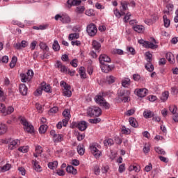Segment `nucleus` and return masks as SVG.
Listing matches in <instances>:
<instances>
[{
  "mask_svg": "<svg viewBox=\"0 0 178 178\" xmlns=\"http://www.w3.org/2000/svg\"><path fill=\"white\" fill-rule=\"evenodd\" d=\"M10 166H11L10 164L7 163L3 167H0V172L1 173H4V172H8V170H10Z\"/></svg>",
  "mask_w": 178,
  "mask_h": 178,
  "instance_id": "f704fd0d",
  "label": "nucleus"
},
{
  "mask_svg": "<svg viewBox=\"0 0 178 178\" xmlns=\"http://www.w3.org/2000/svg\"><path fill=\"white\" fill-rule=\"evenodd\" d=\"M145 56L147 63L145 65V67L147 72L151 73L154 72V65H152V54H151L149 51H147L145 54Z\"/></svg>",
  "mask_w": 178,
  "mask_h": 178,
  "instance_id": "f03ea898",
  "label": "nucleus"
},
{
  "mask_svg": "<svg viewBox=\"0 0 178 178\" xmlns=\"http://www.w3.org/2000/svg\"><path fill=\"white\" fill-rule=\"evenodd\" d=\"M129 3L127 1H121V6H122V10H127L129 7L127 6Z\"/></svg>",
  "mask_w": 178,
  "mask_h": 178,
  "instance_id": "3c124183",
  "label": "nucleus"
},
{
  "mask_svg": "<svg viewBox=\"0 0 178 178\" xmlns=\"http://www.w3.org/2000/svg\"><path fill=\"white\" fill-rule=\"evenodd\" d=\"M95 102H97V104H99L100 106H103L106 109H109V108H111V105L109 104V103L106 102V100H105V99H104V97H102V95H97L95 97Z\"/></svg>",
  "mask_w": 178,
  "mask_h": 178,
  "instance_id": "39448f33",
  "label": "nucleus"
},
{
  "mask_svg": "<svg viewBox=\"0 0 178 178\" xmlns=\"http://www.w3.org/2000/svg\"><path fill=\"white\" fill-rule=\"evenodd\" d=\"M8 141V149H15L16 148L17 145H19L20 144V140L15 139H7Z\"/></svg>",
  "mask_w": 178,
  "mask_h": 178,
  "instance_id": "9d476101",
  "label": "nucleus"
},
{
  "mask_svg": "<svg viewBox=\"0 0 178 178\" xmlns=\"http://www.w3.org/2000/svg\"><path fill=\"white\" fill-rule=\"evenodd\" d=\"M92 45L93 49H95V51H97V52H99V51H101V43H99V42L97 40H93L92 42Z\"/></svg>",
  "mask_w": 178,
  "mask_h": 178,
  "instance_id": "dca6fc26",
  "label": "nucleus"
},
{
  "mask_svg": "<svg viewBox=\"0 0 178 178\" xmlns=\"http://www.w3.org/2000/svg\"><path fill=\"white\" fill-rule=\"evenodd\" d=\"M100 67L104 73H109V65L105 63L100 64Z\"/></svg>",
  "mask_w": 178,
  "mask_h": 178,
  "instance_id": "c85d7f7f",
  "label": "nucleus"
},
{
  "mask_svg": "<svg viewBox=\"0 0 178 178\" xmlns=\"http://www.w3.org/2000/svg\"><path fill=\"white\" fill-rule=\"evenodd\" d=\"M60 87H63V91H65L67 90H72V86L67 84V83L65 82V81H61L60 82Z\"/></svg>",
  "mask_w": 178,
  "mask_h": 178,
  "instance_id": "f3484780",
  "label": "nucleus"
},
{
  "mask_svg": "<svg viewBox=\"0 0 178 178\" xmlns=\"http://www.w3.org/2000/svg\"><path fill=\"white\" fill-rule=\"evenodd\" d=\"M155 151L157 154H159L161 155H165V154H166V152H165V150H163V149H162L159 147H155Z\"/></svg>",
  "mask_w": 178,
  "mask_h": 178,
  "instance_id": "a18cd8bd",
  "label": "nucleus"
},
{
  "mask_svg": "<svg viewBox=\"0 0 178 178\" xmlns=\"http://www.w3.org/2000/svg\"><path fill=\"white\" fill-rule=\"evenodd\" d=\"M130 90L125 89H119L118 90V95L122 102H129V98H130Z\"/></svg>",
  "mask_w": 178,
  "mask_h": 178,
  "instance_id": "f257e3e1",
  "label": "nucleus"
},
{
  "mask_svg": "<svg viewBox=\"0 0 178 178\" xmlns=\"http://www.w3.org/2000/svg\"><path fill=\"white\" fill-rule=\"evenodd\" d=\"M19 120L23 124L24 127V129L27 131V133H34V127L33 125H31L29 124V122H27V120L23 116L19 117Z\"/></svg>",
  "mask_w": 178,
  "mask_h": 178,
  "instance_id": "7ed1b4c3",
  "label": "nucleus"
},
{
  "mask_svg": "<svg viewBox=\"0 0 178 178\" xmlns=\"http://www.w3.org/2000/svg\"><path fill=\"white\" fill-rule=\"evenodd\" d=\"M145 48H150L151 49H156L158 48V44H154V43L147 41V44H146Z\"/></svg>",
  "mask_w": 178,
  "mask_h": 178,
  "instance_id": "c9c22d12",
  "label": "nucleus"
},
{
  "mask_svg": "<svg viewBox=\"0 0 178 178\" xmlns=\"http://www.w3.org/2000/svg\"><path fill=\"white\" fill-rule=\"evenodd\" d=\"M75 127H76V129H79L80 131H84L87 129L88 125L87 124V122L86 121H81L79 122H72V129H74Z\"/></svg>",
  "mask_w": 178,
  "mask_h": 178,
  "instance_id": "0eeeda50",
  "label": "nucleus"
},
{
  "mask_svg": "<svg viewBox=\"0 0 178 178\" xmlns=\"http://www.w3.org/2000/svg\"><path fill=\"white\" fill-rule=\"evenodd\" d=\"M130 84H131V81H130V79H129V78H127L122 81V86L124 88H127V87H129V86H130Z\"/></svg>",
  "mask_w": 178,
  "mask_h": 178,
  "instance_id": "473e14b6",
  "label": "nucleus"
},
{
  "mask_svg": "<svg viewBox=\"0 0 178 178\" xmlns=\"http://www.w3.org/2000/svg\"><path fill=\"white\" fill-rule=\"evenodd\" d=\"M79 73L81 76V79H86L87 75L86 74V68L84 67H80Z\"/></svg>",
  "mask_w": 178,
  "mask_h": 178,
  "instance_id": "c756f323",
  "label": "nucleus"
},
{
  "mask_svg": "<svg viewBox=\"0 0 178 178\" xmlns=\"http://www.w3.org/2000/svg\"><path fill=\"white\" fill-rule=\"evenodd\" d=\"M115 81L116 78H115V76L112 75L108 76L106 78V83L107 84H113V83H115Z\"/></svg>",
  "mask_w": 178,
  "mask_h": 178,
  "instance_id": "412c9836",
  "label": "nucleus"
},
{
  "mask_svg": "<svg viewBox=\"0 0 178 178\" xmlns=\"http://www.w3.org/2000/svg\"><path fill=\"white\" fill-rule=\"evenodd\" d=\"M54 143H60L63 140V136L60 134H56L54 138Z\"/></svg>",
  "mask_w": 178,
  "mask_h": 178,
  "instance_id": "79ce46f5",
  "label": "nucleus"
},
{
  "mask_svg": "<svg viewBox=\"0 0 178 178\" xmlns=\"http://www.w3.org/2000/svg\"><path fill=\"white\" fill-rule=\"evenodd\" d=\"M164 26L168 29L170 26V19H168V15H164L163 17Z\"/></svg>",
  "mask_w": 178,
  "mask_h": 178,
  "instance_id": "cd10ccee",
  "label": "nucleus"
},
{
  "mask_svg": "<svg viewBox=\"0 0 178 178\" xmlns=\"http://www.w3.org/2000/svg\"><path fill=\"white\" fill-rule=\"evenodd\" d=\"M102 113L101 112H95V113H88L87 116L89 118H98V116H101Z\"/></svg>",
  "mask_w": 178,
  "mask_h": 178,
  "instance_id": "a19ab883",
  "label": "nucleus"
},
{
  "mask_svg": "<svg viewBox=\"0 0 178 178\" xmlns=\"http://www.w3.org/2000/svg\"><path fill=\"white\" fill-rule=\"evenodd\" d=\"M136 95L140 98H144L148 94V90L147 88L136 89Z\"/></svg>",
  "mask_w": 178,
  "mask_h": 178,
  "instance_id": "f8f14e48",
  "label": "nucleus"
},
{
  "mask_svg": "<svg viewBox=\"0 0 178 178\" xmlns=\"http://www.w3.org/2000/svg\"><path fill=\"white\" fill-rule=\"evenodd\" d=\"M42 154V147L38 145L35 147V152L33 153L35 158H38V155Z\"/></svg>",
  "mask_w": 178,
  "mask_h": 178,
  "instance_id": "aec40b11",
  "label": "nucleus"
},
{
  "mask_svg": "<svg viewBox=\"0 0 178 178\" xmlns=\"http://www.w3.org/2000/svg\"><path fill=\"white\" fill-rule=\"evenodd\" d=\"M134 31H136V33H143L145 28L143 25H136L133 27Z\"/></svg>",
  "mask_w": 178,
  "mask_h": 178,
  "instance_id": "b1692460",
  "label": "nucleus"
},
{
  "mask_svg": "<svg viewBox=\"0 0 178 178\" xmlns=\"http://www.w3.org/2000/svg\"><path fill=\"white\" fill-rule=\"evenodd\" d=\"M86 15H87V16H94V10L92 9L86 10Z\"/></svg>",
  "mask_w": 178,
  "mask_h": 178,
  "instance_id": "69168bd1",
  "label": "nucleus"
},
{
  "mask_svg": "<svg viewBox=\"0 0 178 178\" xmlns=\"http://www.w3.org/2000/svg\"><path fill=\"white\" fill-rule=\"evenodd\" d=\"M27 47H29V42L26 40H22L20 43L18 42L14 44V48L18 51H20L22 48H27Z\"/></svg>",
  "mask_w": 178,
  "mask_h": 178,
  "instance_id": "9b49d317",
  "label": "nucleus"
},
{
  "mask_svg": "<svg viewBox=\"0 0 178 178\" xmlns=\"http://www.w3.org/2000/svg\"><path fill=\"white\" fill-rule=\"evenodd\" d=\"M90 151L94 155L95 158L97 159L102 155V152L98 149L101 148V145L98 143H92L90 145Z\"/></svg>",
  "mask_w": 178,
  "mask_h": 178,
  "instance_id": "20e7f679",
  "label": "nucleus"
},
{
  "mask_svg": "<svg viewBox=\"0 0 178 178\" xmlns=\"http://www.w3.org/2000/svg\"><path fill=\"white\" fill-rule=\"evenodd\" d=\"M70 65L72 66V67H77V59L74 58L70 62Z\"/></svg>",
  "mask_w": 178,
  "mask_h": 178,
  "instance_id": "0e129e2a",
  "label": "nucleus"
},
{
  "mask_svg": "<svg viewBox=\"0 0 178 178\" xmlns=\"http://www.w3.org/2000/svg\"><path fill=\"white\" fill-rule=\"evenodd\" d=\"M18 151L26 154V152H29V147L27 146L20 147H19Z\"/></svg>",
  "mask_w": 178,
  "mask_h": 178,
  "instance_id": "8fccbe9b",
  "label": "nucleus"
},
{
  "mask_svg": "<svg viewBox=\"0 0 178 178\" xmlns=\"http://www.w3.org/2000/svg\"><path fill=\"white\" fill-rule=\"evenodd\" d=\"M172 119L174 122H178V113H172Z\"/></svg>",
  "mask_w": 178,
  "mask_h": 178,
  "instance_id": "774afa93",
  "label": "nucleus"
},
{
  "mask_svg": "<svg viewBox=\"0 0 178 178\" xmlns=\"http://www.w3.org/2000/svg\"><path fill=\"white\" fill-rule=\"evenodd\" d=\"M48 168H49V169H52V170L56 169V168H58V161L49 163Z\"/></svg>",
  "mask_w": 178,
  "mask_h": 178,
  "instance_id": "4c0bfd02",
  "label": "nucleus"
},
{
  "mask_svg": "<svg viewBox=\"0 0 178 178\" xmlns=\"http://www.w3.org/2000/svg\"><path fill=\"white\" fill-rule=\"evenodd\" d=\"M143 116L145 119H151V118H154V113L152 112H144Z\"/></svg>",
  "mask_w": 178,
  "mask_h": 178,
  "instance_id": "c03bdc74",
  "label": "nucleus"
},
{
  "mask_svg": "<svg viewBox=\"0 0 178 178\" xmlns=\"http://www.w3.org/2000/svg\"><path fill=\"white\" fill-rule=\"evenodd\" d=\"M40 87L43 91L47 92L48 94H51V92H52L51 86L49 84H47V83L44 81L40 84Z\"/></svg>",
  "mask_w": 178,
  "mask_h": 178,
  "instance_id": "4468645a",
  "label": "nucleus"
},
{
  "mask_svg": "<svg viewBox=\"0 0 178 178\" xmlns=\"http://www.w3.org/2000/svg\"><path fill=\"white\" fill-rule=\"evenodd\" d=\"M85 10H86V8L83 6L76 8V10L78 13H83V12H84Z\"/></svg>",
  "mask_w": 178,
  "mask_h": 178,
  "instance_id": "338daca9",
  "label": "nucleus"
},
{
  "mask_svg": "<svg viewBox=\"0 0 178 178\" xmlns=\"http://www.w3.org/2000/svg\"><path fill=\"white\" fill-rule=\"evenodd\" d=\"M19 92H20V94H22V95H24V96L27 95L28 88H27V86H26V84L22 83V84L19 85Z\"/></svg>",
  "mask_w": 178,
  "mask_h": 178,
  "instance_id": "2eb2a0df",
  "label": "nucleus"
},
{
  "mask_svg": "<svg viewBox=\"0 0 178 178\" xmlns=\"http://www.w3.org/2000/svg\"><path fill=\"white\" fill-rule=\"evenodd\" d=\"M79 38H80V34L77 33H70L68 36V40L70 41H73V40H79Z\"/></svg>",
  "mask_w": 178,
  "mask_h": 178,
  "instance_id": "4be33fe9",
  "label": "nucleus"
},
{
  "mask_svg": "<svg viewBox=\"0 0 178 178\" xmlns=\"http://www.w3.org/2000/svg\"><path fill=\"white\" fill-rule=\"evenodd\" d=\"M63 94L64 97H67L68 98H70V97H72V90H70V89H67V90H63Z\"/></svg>",
  "mask_w": 178,
  "mask_h": 178,
  "instance_id": "49530a36",
  "label": "nucleus"
},
{
  "mask_svg": "<svg viewBox=\"0 0 178 178\" xmlns=\"http://www.w3.org/2000/svg\"><path fill=\"white\" fill-rule=\"evenodd\" d=\"M165 58L170 63H175V56L172 54V52L167 53Z\"/></svg>",
  "mask_w": 178,
  "mask_h": 178,
  "instance_id": "6ab92c4d",
  "label": "nucleus"
},
{
  "mask_svg": "<svg viewBox=\"0 0 178 178\" xmlns=\"http://www.w3.org/2000/svg\"><path fill=\"white\" fill-rule=\"evenodd\" d=\"M66 6L68 9H70L72 6H75L74 0H67L66 2Z\"/></svg>",
  "mask_w": 178,
  "mask_h": 178,
  "instance_id": "de8ad7c7",
  "label": "nucleus"
},
{
  "mask_svg": "<svg viewBox=\"0 0 178 178\" xmlns=\"http://www.w3.org/2000/svg\"><path fill=\"white\" fill-rule=\"evenodd\" d=\"M66 172L67 173H71L72 175H77V170L74 168L72 165H68L66 168Z\"/></svg>",
  "mask_w": 178,
  "mask_h": 178,
  "instance_id": "a211bd4d",
  "label": "nucleus"
},
{
  "mask_svg": "<svg viewBox=\"0 0 178 178\" xmlns=\"http://www.w3.org/2000/svg\"><path fill=\"white\" fill-rule=\"evenodd\" d=\"M122 132L123 134H130V133H131V131L129 129H127L126 127H123Z\"/></svg>",
  "mask_w": 178,
  "mask_h": 178,
  "instance_id": "052dcab7",
  "label": "nucleus"
},
{
  "mask_svg": "<svg viewBox=\"0 0 178 178\" xmlns=\"http://www.w3.org/2000/svg\"><path fill=\"white\" fill-rule=\"evenodd\" d=\"M169 111L170 112H177V106L176 105H170Z\"/></svg>",
  "mask_w": 178,
  "mask_h": 178,
  "instance_id": "5fc2aeb1",
  "label": "nucleus"
},
{
  "mask_svg": "<svg viewBox=\"0 0 178 178\" xmlns=\"http://www.w3.org/2000/svg\"><path fill=\"white\" fill-rule=\"evenodd\" d=\"M104 144L105 147H108V145H113L115 143L113 142V139L112 138H108V139H105L104 140Z\"/></svg>",
  "mask_w": 178,
  "mask_h": 178,
  "instance_id": "58836bf2",
  "label": "nucleus"
},
{
  "mask_svg": "<svg viewBox=\"0 0 178 178\" xmlns=\"http://www.w3.org/2000/svg\"><path fill=\"white\" fill-rule=\"evenodd\" d=\"M48 126L47 124H42L39 128V133L44 134L46 133Z\"/></svg>",
  "mask_w": 178,
  "mask_h": 178,
  "instance_id": "ea45409f",
  "label": "nucleus"
},
{
  "mask_svg": "<svg viewBox=\"0 0 178 178\" xmlns=\"http://www.w3.org/2000/svg\"><path fill=\"white\" fill-rule=\"evenodd\" d=\"M127 51H128V52H130L131 55H136V49H134V48L131 47H127Z\"/></svg>",
  "mask_w": 178,
  "mask_h": 178,
  "instance_id": "bf43d9fd",
  "label": "nucleus"
},
{
  "mask_svg": "<svg viewBox=\"0 0 178 178\" xmlns=\"http://www.w3.org/2000/svg\"><path fill=\"white\" fill-rule=\"evenodd\" d=\"M88 112H102V111L99 107L91 106L88 108Z\"/></svg>",
  "mask_w": 178,
  "mask_h": 178,
  "instance_id": "e433bc0d",
  "label": "nucleus"
},
{
  "mask_svg": "<svg viewBox=\"0 0 178 178\" xmlns=\"http://www.w3.org/2000/svg\"><path fill=\"white\" fill-rule=\"evenodd\" d=\"M19 76L22 83H27V81H30L31 80L29 76L24 73H21Z\"/></svg>",
  "mask_w": 178,
  "mask_h": 178,
  "instance_id": "5701e85b",
  "label": "nucleus"
},
{
  "mask_svg": "<svg viewBox=\"0 0 178 178\" xmlns=\"http://www.w3.org/2000/svg\"><path fill=\"white\" fill-rule=\"evenodd\" d=\"M95 175L98 176L99 173L101 172V170L99 169V166L98 165H95L94 169H93Z\"/></svg>",
  "mask_w": 178,
  "mask_h": 178,
  "instance_id": "603ef678",
  "label": "nucleus"
},
{
  "mask_svg": "<svg viewBox=\"0 0 178 178\" xmlns=\"http://www.w3.org/2000/svg\"><path fill=\"white\" fill-rule=\"evenodd\" d=\"M54 19L55 20L60 19L61 23H63V24H67L71 22L70 17H69V15H60L59 14H57L55 15Z\"/></svg>",
  "mask_w": 178,
  "mask_h": 178,
  "instance_id": "6e6552de",
  "label": "nucleus"
},
{
  "mask_svg": "<svg viewBox=\"0 0 178 178\" xmlns=\"http://www.w3.org/2000/svg\"><path fill=\"white\" fill-rule=\"evenodd\" d=\"M52 49L55 52H58V51H60V46L59 45V42L58 40H54L53 45H52Z\"/></svg>",
  "mask_w": 178,
  "mask_h": 178,
  "instance_id": "a878e982",
  "label": "nucleus"
},
{
  "mask_svg": "<svg viewBox=\"0 0 178 178\" xmlns=\"http://www.w3.org/2000/svg\"><path fill=\"white\" fill-rule=\"evenodd\" d=\"M33 168L36 172H38L39 173L42 172V168H41V165L38 163V161H35L33 164Z\"/></svg>",
  "mask_w": 178,
  "mask_h": 178,
  "instance_id": "2f4dec72",
  "label": "nucleus"
},
{
  "mask_svg": "<svg viewBox=\"0 0 178 178\" xmlns=\"http://www.w3.org/2000/svg\"><path fill=\"white\" fill-rule=\"evenodd\" d=\"M126 165L124 163H122L121 164L120 166H119V172L120 173H123V172H124V170H126Z\"/></svg>",
  "mask_w": 178,
  "mask_h": 178,
  "instance_id": "6e6d98bb",
  "label": "nucleus"
},
{
  "mask_svg": "<svg viewBox=\"0 0 178 178\" xmlns=\"http://www.w3.org/2000/svg\"><path fill=\"white\" fill-rule=\"evenodd\" d=\"M129 124H131L132 127H138V122H137V120H136L134 118H129Z\"/></svg>",
  "mask_w": 178,
  "mask_h": 178,
  "instance_id": "bb28decb",
  "label": "nucleus"
},
{
  "mask_svg": "<svg viewBox=\"0 0 178 178\" xmlns=\"http://www.w3.org/2000/svg\"><path fill=\"white\" fill-rule=\"evenodd\" d=\"M63 116L65 118L63 119V123L64 127H66L67 126V123H69V120H70V112H63Z\"/></svg>",
  "mask_w": 178,
  "mask_h": 178,
  "instance_id": "ddd939ff",
  "label": "nucleus"
},
{
  "mask_svg": "<svg viewBox=\"0 0 178 178\" xmlns=\"http://www.w3.org/2000/svg\"><path fill=\"white\" fill-rule=\"evenodd\" d=\"M99 62L100 65H104L105 62L106 63H111V57L106 54H101L99 57Z\"/></svg>",
  "mask_w": 178,
  "mask_h": 178,
  "instance_id": "1a4fd4ad",
  "label": "nucleus"
},
{
  "mask_svg": "<svg viewBox=\"0 0 178 178\" xmlns=\"http://www.w3.org/2000/svg\"><path fill=\"white\" fill-rule=\"evenodd\" d=\"M39 47L40 48V49L43 50V52H49V47H48V45H47V44L44 43V42H40L39 44Z\"/></svg>",
  "mask_w": 178,
  "mask_h": 178,
  "instance_id": "7c9ffc66",
  "label": "nucleus"
},
{
  "mask_svg": "<svg viewBox=\"0 0 178 178\" xmlns=\"http://www.w3.org/2000/svg\"><path fill=\"white\" fill-rule=\"evenodd\" d=\"M101 122V118L89 119V123L97 124Z\"/></svg>",
  "mask_w": 178,
  "mask_h": 178,
  "instance_id": "864d4df0",
  "label": "nucleus"
},
{
  "mask_svg": "<svg viewBox=\"0 0 178 178\" xmlns=\"http://www.w3.org/2000/svg\"><path fill=\"white\" fill-rule=\"evenodd\" d=\"M7 130H8V127H6V124H0V136H2V134H5Z\"/></svg>",
  "mask_w": 178,
  "mask_h": 178,
  "instance_id": "72a5a7b5",
  "label": "nucleus"
},
{
  "mask_svg": "<svg viewBox=\"0 0 178 178\" xmlns=\"http://www.w3.org/2000/svg\"><path fill=\"white\" fill-rule=\"evenodd\" d=\"M26 75L31 80V78L34 76V72L32 70H29L26 72Z\"/></svg>",
  "mask_w": 178,
  "mask_h": 178,
  "instance_id": "680f3d73",
  "label": "nucleus"
},
{
  "mask_svg": "<svg viewBox=\"0 0 178 178\" xmlns=\"http://www.w3.org/2000/svg\"><path fill=\"white\" fill-rule=\"evenodd\" d=\"M97 31H98V29L94 23L88 24L86 27V33L90 37H95V35H97Z\"/></svg>",
  "mask_w": 178,
  "mask_h": 178,
  "instance_id": "423d86ee",
  "label": "nucleus"
},
{
  "mask_svg": "<svg viewBox=\"0 0 178 178\" xmlns=\"http://www.w3.org/2000/svg\"><path fill=\"white\" fill-rule=\"evenodd\" d=\"M63 62H69V56L67 54H63L61 56Z\"/></svg>",
  "mask_w": 178,
  "mask_h": 178,
  "instance_id": "e2e57ef3",
  "label": "nucleus"
},
{
  "mask_svg": "<svg viewBox=\"0 0 178 178\" xmlns=\"http://www.w3.org/2000/svg\"><path fill=\"white\" fill-rule=\"evenodd\" d=\"M113 54H117V55H123L124 51L120 49H116L113 51Z\"/></svg>",
  "mask_w": 178,
  "mask_h": 178,
  "instance_id": "4d7b16f0",
  "label": "nucleus"
},
{
  "mask_svg": "<svg viewBox=\"0 0 178 178\" xmlns=\"http://www.w3.org/2000/svg\"><path fill=\"white\" fill-rule=\"evenodd\" d=\"M42 88H41V86H40L39 88H38L35 92H34V96L35 97H40L41 95H42Z\"/></svg>",
  "mask_w": 178,
  "mask_h": 178,
  "instance_id": "37998d69",
  "label": "nucleus"
},
{
  "mask_svg": "<svg viewBox=\"0 0 178 178\" xmlns=\"http://www.w3.org/2000/svg\"><path fill=\"white\" fill-rule=\"evenodd\" d=\"M77 152L79 155H84V147H83L81 145H78Z\"/></svg>",
  "mask_w": 178,
  "mask_h": 178,
  "instance_id": "09e8293b",
  "label": "nucleus"
},
{
  "mask_svg": "<svg viewBox=\"0 0 178 178\" xmlns=\"http://www.w3.org/2000/svg\"><path fill=\"white\" fill-rule=\"evenodd\" d=\"M168 98H169L168 91H165L164 92L162 93L161 96L160 97V99L162 101V102L168 101Z\"/></svg>",
  "mask_w": 178,
  "mask_h": 178,
  "instance_id": "393cba45",
  "label": "nucleus"
},
{
  "mask_svg": "<svg viewBox=\"0 0 178 178\" xmlns=\"http://www.w3.org/2000/svg\"><path fill=\"white\" fill-rule=\"evenodd\" d=\"M85 138H86L85 134H81L80 133H78L76 136L78 141H82V140H84Z\"/></svg>",
  "mask_w": 178,
  "mask_h": 178,
  "instance_id": "13d9d810",
  "label": "nucleus"
}]
</instances>
